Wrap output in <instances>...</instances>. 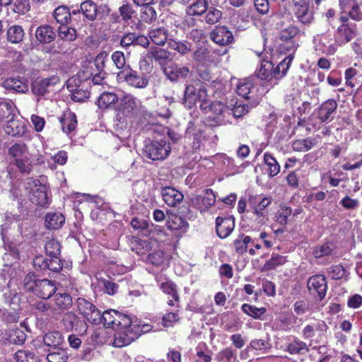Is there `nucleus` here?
I'll return each mask as SVG.
<instances>
[{"mask_svg":"<svg viewBox=\"0 0 362 362\" xmlns=\"http://www.w3.org/2000/svg\"><path fill=\"white\" fill-rule=\"evenodd\" d=\"M23 285L27 291H33L42 299L49 298L57 291L54 282L48 279L36 280L33 274H28L25 277Z\"/></svg>","mask_w":362,"mask_h":362,"instance_id":"1","label":"nucleus"},{"mask_svg":"<svg viewBox=\"0 0 362 362\" xmlns=\"http://www.w3.org/2000/svg\"><path fill=\"white\" fill-rule=\"evenodd\" d=\"M339 25L334 33L336 45L342 47L350 42L358 35V27L355 23L345 17H339Z\"/></svg>","mask_w":362,"mask_h":362,"instance_id":"2","label":"nucleus"},{"mask_svg":"<svg viewBox=\"0 0 362 362\" xmlns=\"http://www.w3.org/2000/svg\"><path fill=\"white\" fill-rule=\"evenodd\" d=\"M141 101L131 94H126L119 100L115 107L117 119L122 124H127V117H131L141 107Z\"/></svg>","mask_w":362,"mask_h":362,"instance_id":"3","label":"nucleus"},{"mask_svg":"<svg viewBox=\"0 0 362 362\" xmlns=\"http://www.w3.org/2000/svg\"><path fill=\"white\" fill-rule=\"evenodd\" d=\"M329 327L324 320H317L306 325L302 330V337L310 344H320L325 341Z\"/></svg>","mask_w":362,"mask_h":362,"instance_id":"4","label":"nucleus"},{"mask_svg":"<svg viewBox=\"0 0 362 362\" xmlns=\"http://www.w3.org/2000/svg\"><path fill=\"white\" fill-rule=\"evenodd\" d=\"M24 187L29 193L30 200L37 205L45 206L49 203L46 185H42L38 180L26 179Z\"/></svg>","mask_w":362,"mask_h":362,"instance_id":"5","label":"nucleus"},{"mask_svg":"<svg viewBox=\"0 0 362 362\" xmlns=\"http://www.w3.org/2000/svg\"><path fill=\"white\" fill-rule=\"evenodd\" d=\"M299 33V28L295 25H289L280 31L279 39L282 42L280 45L281 52H289L294 55L298 47L296 37Z\"/></svg>","mask_w":362,"mask_h":362,"instance_id":"6","label":"nucleus"},{"mask_svg":"<svg viewBox=\"0 0 362 362\" xmlns=\"http://www.w3.org/2000/svg\"><path fill=\"white\" fill-rule=\"evenodd\" d=\"M170 151V144L163 139L150 141L144 148V154L153 160L166 158Z\"/></svg>","mask_w":362,"mask_h":362,"instance_id":"7","label":"nucleus"},{"mask_svg":"<svg viewBox=\"0 0 362 362\" xmlns=\"http://www.w3.org/2000/svg\"><path fill=\"white\" fill-rule=\"evenodd\" d=\"M339 6L345 17L349 21L354 22L362 21V1L358 0H339Z\"/></svg>","mask_w":362,"mask_h":362,"instance_id":"8","label":"nucleus"},{"mask_svg":"<svg viewBox=\"0 0 362 362\" xmlns=\"http://www.w3.org/2000/svg\"><path fill=\"white\" fill-rule=\"evenodd\" d=\"M119 78H123L125 83L135 88H145L148 85V78L145 74H139L127 66L123 71L118 74Z\"/></svg>","mask_w":362,"mask_h":362,"instance_id":"9","label":"nucleus"},{"mask_svg":"<svg viewBox=\"0 0 362 362\" xmlns=\"http://www.w3.org/2000/svg\"><path fill=\"white\" fill-rule=\"evenodd\" d=\"M207 98L204 86L202 83H197L196 86L188 85L186 86L183 100L185 105L188 108H191L197 101L203 103L208 99Z\"/></svg>","mask_w":362,"mask_h":362,"instance_id":"10","label":"nucleus"},{"mask_svg":"<svg viewBox=\"0 0 362 362\" xmlns=\"http://www.w3.org/2000/svg\"><path fill=\"white\" fill-rule=\"evenodd\" d=\"M307 287L310 293L316 300L321 301L327 294L328 288L327 281L324 275L315 274L308 279Z\"/></svg>","mask_w":362,"mask_h":362,"instance_id":"11","label":"nucleus"},{"mask_svg":"<svg viewBox=\"0 0 362 362\" xmlns=\"http://www.w3.org/2000/svg\"><path fill=\"white\" fill-rule=\"evenodd\" d=\"M76 303L79 313L86 320L95 325L101 323V312L92 303L79 298Z\"/></svg>","mask_w":362,"mask_h":362,"instance_id":"12","label":"nucleus"},{"mask_svg":"<svg viewBox=\"0 0 362 362\" xmlns=\"http://www.w3.org/2000/svg\"><path fill=\"white\" fill-rule=\"evenodd\" d=\"M105 325L110 326L113 329L120 326L128 327L131 325L132 320L129 316L122 314L115 310H109L101 314V322Z\"/></svg>","mask_w":362,"mask_h":362,"instance_id":"13","label":"nucleus"},{"mask_svg":"<svg viewBox=\"0 0 362 362\" xmlns=\"http://www.w3.org/2000/svg\"><path fill=\"white\" fill-rule=\"evenodd\" d=\"M136 326L131 324L128 327L120 326L115 329V339L113 345L116 347H123L129 345L132 341L136 339L138 331L135 330Z\"/></svg>","mask_w":362,"mask_h":362,"instance_id":"14","label":"nucleus"},{"mask_svg":"<svg viewBox=\"0 0 362 362\" xmlns=\"http://www.w3.org/2000/svg\"><path fill=\"white\" fill-rule=\"evenodd\" d=\"M337 103L334 99H327L324 101L316 110L317 118L322 123L330 122L334 119V114L337 109Z\"/></svg>","mask_w":362,"mask_h":362,"instance_id":"15","label":"nucleus"},{"mask_svg":"<svg viewBox=\"0 0 362 362\" xmlns=\"http://www.w3.org/2000/svg\"><path fill=\"white\" fill-rule=\"evenodd\" d=\"M64 329L67 332L73 331L83 333L86 331V325L82 322L78 317L71 311L65 313L62 319Z\"/></svg>","mask_w":362,"mask_h":362,"instance_id":"16","label":"nucleus"},{"mask_svg":"<svg viewBox=\"0 0 362 362\" xmlns=\"http://www.w3.org/2000/svg\"><path fill=\"white\" fill-rule=\"evenodd\" d=\"M200 109L204 111V113L209 114L208 118L211 119L218 123L219 122V117L226 110V107L223 103L221 102H213L211 103L209 100L204 101L203 103L200 104Z\"/></svg>","mask_w":362,"mask_h":362,"instance_id":"17","label":"nucleus"},{"mask_svg":"<svg viewBox=\"0 0 362 362\" xmlns=\"http://www.w3.org/2000/svg\"><path fill=\"white\" fill-rule=\"evenodd\" d=\"M216 202L211 189H206L204 195H196L191 199L192 205L201 212L206 211Z\"/></svg>","mask_w":362,"mask_h":362,"instance_id":"18","label":"nucleus"},{"mask_svg":"<svg viewBox=\"0 0 362 362\" xmlns=\"http://www.w3.org/2000/svg\"><path fill=\"white\" fill-rule=\"evenodd\" d=\"M161 195L163 202L171 207L177 206L184 198V195L180 191L170 187H163L161 189Z\"/></svg>","mask_w":362,"mask_h":362,"instance_id":"19","label":"nucleus"},{"mask_svg":"<svg viewBox=\"0 0 362 362\" xmlns=\"http://www.w3.org/2000/svg\"><path fill=\"white\" fill-rule=\"evenodd\" d=\"M235 226L234 219L230 216L221 217L216 219L217 235L221 238H227L233 230Z\"/></svg>","mask_w":362,"mask_h":362,"instance_id":"20","label":"nucleus"},{"mask_svg":"<svg viewBox=\"0 0 362 362\" xmlns=\"http://www.w3.org/2000/svg\"><path fill=\"white\" fill-rule=\"evenodd\" d=\"M164 73L170 81H176L179 79L185 78L189 74V70L185 66L173 64L165 67Z\"/></svg>","mask_w":362,"mask_h":362,"instance_id":"21","label":"nucleus"},{"mask_svg":"<svg viewBox=\"0 0 362 362\" xmlns=\"http://www.w3.org/2000/svg\"><path fill=\"white\" fill-rule=\"evenodd\" d=\"M272 198L271 197H266L262 198L259 202L256 201L254 203L253 214L256 217L258 224L264 223L265 217L267 214L266 210L267 207L272 203Z\"/></svg>","mask_w":362,"mask_h":362,"instance_id":"22","label":"nucleus"},{"mask_svg":"<svg viewBox=\"0 0 362 362\" xmlns=\"http://www.w3.org/2000/svg\"><path fill=\"white\" fill-rule=\"evenodd\" d=\"M211 39L216 44L226 45L232 42L233 35L226 27H218L210 35Z\"/></svg>","mask_w":362,"mask_h":362,"instance_id":"23","label":"nucleus"},{"mask_svg":"<svg viewBox=\"0 0 362 362\" xmlns=\"http://www.w3.org/2000/svg\"><path fill=\"white\" fill-rule=\"evenodd\" d=\"M166 225L168 228L171 230H181L182 232H186L189 227V224L185 218L173 213L168 214Z\"/></svg>","mask_w":362,"mask_h":362,"instance_id":"24","label":"nucleus"},{"mask_svg":"<svg viewBox=\"0 0 362 362\" xmlns=\"http://www.w3.org/2000/svg\"><path fill=\"white\" fill-rule=\"evenodd\" d=\"M295 16L303 24L309 25L314 19V13L310 9L309 5H299L294 8Z\"/></svg>","mask_w":362,"mask_h":362,"instance_id":"25","label":"nucleus"},{"mask_svg":"<svg viewBox=\"0 0 362 362\" xmlns=\"http://www.w3.org/2000/svg\"><path fill=\"white\" fill-rule=\"evenodd\" d=\"M292 211L291 207L281 204L274 213L273 219L275 223L281 227H285L288 223V218L291 215Z\"/></svg>","mask_w":362,"mask_h":362,"instance_id":"26","label":"nucleus"},{"mask_svg":"<svg viewBox=\"0 0 362 362\" xmlns=\"http://www.w3.org/2000/svg\"><path fill=\"white\" fill-rule=\"evenodd\" d=\"M79 13L78 9L73 10L71 12L64 6L57 7L54 11V17L57 23L61 25L68 23L71 19V16Z\"/></svg>","mask_w":362,"mask_h":362,"instance_id":"27","label":"nucleus"},{"mask_svg":"<svg viewBox=\"0 0 362 362\" xmlns=\"http://www.w3.org/2000/svg\"><path fill=\"white\" fill-rule=\"evenodd\" d=\"M62 128L66 134L75 130L77 125L76 116L74 112H67L64 113L60 119Z\"/></svg>","mask_w":362,"mask_h":362,"instance_id":"28","label":"nucleus"},{"mask_svg":"<svg viewBox=\"0 0 362 362\" xmlns=\"http://www.w3.org/2000/svg\"><path fill=\"white\" fill-rule=\"evenodd\" d=\"M37 40L42 43H49L55 38V33L49 25H42L35 31Z\"/></svg>","mask_w":362,"mask_h":362,"instance_id":"29","label":"nucleus"},{"mask_svg":"<svg viewBox=\"0 0 362 362\" xmlns=\"http://www.w3.org/2000/svg\"><path fill=\"white\" fill-rule=\"evenodd\" d=\"M5 132L12 136H22L26 132V127L23 123L17 119L9 120L5 126Z\"/></svg>","mask_w":362,"mask_h":362,"instance_id":"30","label":"nucleus"},{"mask_svg":"<svg viewBox=\"0 0 362 362\" xmlns=\"http://www.w3.org/2000/svg\"><path fill=\"white\" fill-rule=\"evenodd\" d=\"M65 222V218L61 213L52 212L45 217L46 227L51 230L60 228Z\"/></svg>","mask_w":362,"mask_h":362,"instance_id":"31","label":"nucleus"},{"mask_svg":"<svg viewBox=\"0 0 362 362\" xmlns=\"http://www.w3.org/2000/svg\"><path fill=\"white\" fill-rule=\"evenodd\" d=\"M264 158L268 177L269 178H273L279 173L280 165L271 153H265Z\"/></svg>","mask_w":362,"mask_h":362,"instance_id":"32","label":"nucleus"},{"mask_svg":"<svg viewBox=\"0 0 362 362\" xmlns=\"http://www.w3.org/2000/svg\"><path fill=\"white\" fill-rule=\"evenodd\" d=\"M293 59V55L289 54L288 56L284 59L275 68L274 67L272 69L273 78L280 79L285 76Z\"/></svg>","mask_w":362,"mask_h":362,"instance_id":"33","label":"nucleus"},{"mask_svg":"<svg viewBox=\"0 0 362 362\" xmlns=\"http://www.w3.org/2000/svg\"><path fill=\"white\" fill-rule=\"evenodd\" d=\"M43 341L45 346H51L52 349L59 347L64 342V337L60 332L52 331L45 334Z\"/></svg>","mask_w":362,"mask_h":362,"instance_id":"34","label":"nucleus"},{"mask_svg":"<svg viewBox=\"0 0 362 362\" xmlns=\"http://www.w3.org/2000/svg\"><path fill=\"white\" fill-rule=\"evenodd\" d=\"M327 273L332 279L347 281L349 278V272L341 264H334L327 269Z\"/></svg>","mask_w":362,"mask_h":362,"instance_id":"35","label":"nucleus"},{"mask_svg":"<svg viewBox=\"0 0 362 362\" xmlns=\"http://www.w3.org/2000/svg\"><path fill=\"white\" fill-rule=\"evenodd\" d=\"M80 8L79 13L81 12L86 18L90 21L95 20L98 8L93 1L88 0L82 2Z\"/></svg>","mask_w":362,"mask_h":362,"instance_id":"36","label":"nucleus"},{"mask_svg":"<svg viewBox=\"0 0 362 362\" xmlns=\"http://www.w3.org/2000/svg\"><path fill=\"white\" fill-rule=\"evenodd\" d=\"M286 351L290 354H303L308 352L309 349L305 342L295 337L293 341L288 344Z\"/></svg>","mask_w":362,"mask_h":362,"instance_id":"37","label":"nucleus"},{"mask_svg":"<svg viewBox=\"0 0 362 362\" xmlns=\"http://www.w3.org/2000/svg\"><path fill=\"white\" fill-rule=\"evenodd\" d=\"M69 355L66 349L55 347L51 350L47 356V362H67Z\"/></svg>","mask_w":362,"mask_h":362,"instance_id":"38","label":"nucleus"},{"mask_svg":"<svg viewBox=\"0 0 362 362\" xmlns=\"http://www.w3.org/2000/svg\"><path fill=\"white\" fill-rule=\"evenodd\" d=\"M170 49L176 51L181 55H186L191 51L192 45L186 40H177L170 39L168 40Z\"/></svg>","mask_w":362,"mask_h":362,"instance_id":"39","label":"nucleus"},{"mask_svg":"<svg viewBox=\"0 0 362 362\" xmlns=\"http://www.w3.org/2000/svg\"><path fill=\"white\" fill-rule=\"evenodd\" d=\"M6 35L8 42L13 44H18L23 41L25 32L21 26L14 25L8 28Z\"/></svg>","mask_w":362,"mask_h":362,"instance_id":"40","label":"nucleus"},{"mask_svg":"<svg viewBox=\"0 0 362 362\" xmlns=\"http://www.w3.org/2000/svg\"><path fill=\"white\" fill-rule=\"evenodd\" d=\"M4 86L7 89H11L18 93H25L28 90L27 83L18 78L11 77L6 79Z\"/></svg>","mask_w":362,"mask_h":362,"instance_id":"41","label":"nucleus"},{"mask_svg":"<svg viewBox=\"0 0 362 362\" xmlns=\"http://www.w3.org/2000/svg\"><path fill=\"white\" fill-rule=\"evenodd\" d=\"M317 144V141L314 138H306L303 139H296L292 144L293 151L298 152L308 151Z\"/></svg>","mask_w":362,"mask_h":362,"instance_id":"42","label":"nucleus"},{"mask_svg":"<svg viewBox=\"0 0 362 362\" xmlns=\"http://www.w3.org/2000/svg\"><path fill=\"white\" fill-rule=\"evenodd\" d=\"M119 101L117 95L113 93L104 92L98 99V106L100 109H107Z\"/></svg>","mask_w":362,"mask_h":362,"instance_id":"43","label":"nucleus"},{"mask_svg":"<svg viewBox=\"0 0 362 362\" xmlns=\"http://www.w3.org/2000/svg\"><path fill=\"white\" fill-rule=\"evenodd\" d=\"M207 8L208 1L206 0H197L186 8V13L191 16H200L205 13Z\"/></svg>","mask_w":362,"mask_h":362,"instance_id":"44","label":"nucleus"},{"mask_svg":"<svg viewBox=\"0 0 362 362\" xmlns=\"http://www.w3.org/2000/svg\"><path fill=\"white\" fill-rule=\"evenodd\" d=\"M55 306L61 310H66L72 305V298L67 293H57L54 297Z\"/></svg>","mask_w":362,"mask_h":362,"instance_id":"45","label":"nucleus"},{"mask_svg":"<svg viewBox=\"0 0 362 362\" xmlns=\"http://www.w3.org/2000/svg\"><path fill=\"white\" fill-rule=\"evenodd\" d=\"M273 68L274 64L272 62L262 60L259 67L256 71V75L261 80H267L269 76L273 77Z\"/></svg>","mask_w":362,"mask_h":362,"instance_id":"46","label":"nucleus"},{"mask_svg":"<svg viewBox=\"0 0 362 362\" xmlns=\"http://www.w3.org/2000/svg\"><path fill=\"white\" fill-rule=\"evenodd\" d=\"M149 37L156 45H163L168 40V30L164 28L153 29L149 32Z\"/></svg>","mask_w":362,"mask_h":362,"instance_id":"47","label":"nucleus"},{"mask_svg":"<svg viewBox=\"0 0 362 362\" xmlns=\"http://www.w3.org/2000/svg\"><path fill=\"white\" fill-rule=\"evenodd\" d=\"M286 262V257L278 254L273 255L272 257L264 264L262 270L264 272H267L274 269L277 267L284 264Z\"/></svg>","mask_w":362,"mask_h":362,"instance_id":"48","label":"nucleus"},{"mask_svg":"<svg viewBox=\"0 0 362 362\" xmlns=\"http://www.w3.org/2000/svg\"><path fill=\"white\" fill-rule=\"evenodd\" d=\"M334 250V245L331 242H326L320 245L316 246L313 252V254L316 259L329 256L332 254Z\"/></svg>","mask_w":362,"mask_h":362,"instance_id":"49","label":"nucleus"},{"mask_svg":"<svg viewBox=\"0 0 362 362\" xmlns=\"http://www.w3.org/2000/svg\"><path fill=\"white\" fill-rule=\"evenodd\" d=\"M17 362H40V358L29 350H19L15 354Z\"/></svg>","mask_w":362,"mask_h":362,"instance_id":"50","label":"nucleus"},{"mask_svg":"<svg viewBox=\"0 0 362 362\" xmlns=\"http://www.w3.org/2000/svg\"><path fill=\"white\" fill-rule=\"evenodd\" d=\"M160 288L166 295L173 298L175 302H180V297L177 293L176 285L170 281L163 282L159 286Z\"/></svg>","mask_w":362,"mask_h":362,"instance_id":"51","label":"nucleus"},{"mask_svg":"<svg viewBox=\"0 0 362 362\" xmlns=\"http://www.w3.org/2000/svg\"><path fill=\"white\" fill-rule=\"evenodd\" d=\"M9 154L16 159L29 157L28 148L24 144H16L9 148Z\"/></svg>","mask_w":362,"mask_h":362,"instance_id":"52","label":"nucleus"},{"mask_svg":"<svg viewBox=\"0 0 362 362\" xmlns=\"http://www.w3.org/2000/svg\"><path fill=\"white\" fill-rule=\"evenodd\" d=\"M261 152H262V151H257V156L252 161L253 165H254V171H255V173L256 174V181L259 185H263V181H262L261 177L264 176L267 174L266 165L264 164V158H263V162L262 163L255 164L257 157Z\"/></svg>","mask_w":362,"mask_h":362,"instance_id":"53","label":"nucleus"},{"mask_svg":"<svg viewBox=\"0 0 362 362\" xmlns=\"http://www.w3.org/2000/svg\"><path fill=\"white\" fill-rule=\"evenodd\" d=\"M51 80L49 78L35 81L32 87V91L35 95H44L47 91L51 84Z\"/></svg>","mask_w":362,"mask_h":362,"instance_id":"54","label":"nucleus"},{"mask_svg":"<svg viewBox=\"0 0 362 362\" xmlns=\"http://www.w3.org/2000/svg\"><path fill=\"white\" fill-rule=\"evenodd\" d=\"M59 37L66 41H74L76 38V29L65 25L59 26L58 29Z\"/></svg>","mask_w":362,"mask_h":362,"instance_id":"55","label":"nucleus"},{"mask_svg":"<svg viewBox=\"0 0 362 362\" xmlns=\"http://www.w3.org/2000/svg\"><path fill=\"white\" fill-rule=\"evenodd\" d=\"M216 360L218 362H235L236 355L231 348H226L216 354Z\"/></svg>","mask_w":362,"mask_h":362,"instance_id":"56","label":"nucleus"},{"mask_svg":"<svg viewBox=\"0 0 362 362\" xmlns=\"http://www.w3.org/2000/svg\"><path fill=\"white\" fill-rule=\"evenodd\" d=\"M222 18V12L214 7L207 8L205 17L206 23L210 25L217 23Z\"/></svg>","mask_w":362,"mask_h":362,"instance_id":"57","label":"nucleus"},{"mask_svg":"<svg viewBox=\"0 0 362 362\" xmlns=\"http://www.w3.org/2000/svg\"><path fill=\"white\" fill-rule=\"evenodd\" d=\"M45 250L47 255L57 257L60 253V245L57 240L51 239L45 243Z\"/></svg>","mask_w":362,"mask_h":362,"instance_id":"58","label":"nucleus"},{"mask_svg":"<svg viewBox=\"0 0 362 362\" xmlns=\"http://www.w3.org/2000/svg\"><path fill=\"white\" fill-rule=\"evenodd\" d=\"M108 59V54L103 51L100 52L95 58L94 61L89 62L88 64L92 66L94 65L96 71H104L106 62Z\"/></svg>","mask_w":362,"mask_h":362,"instance_id":"59","label":"nucleus"},{"mask_svg":"<svg viewBox=\"0 0 362 362\" xmlns=\"http://www.w3.org/2000/svg\"><path fill=\"white\" fill-rule=\"evenodd\" d=\"M249 243V236H245L244 235H239L234 240V247L235 251L238 254H243L247 251V245Z\"/></svg>","mask_w":362,"mask_h":362,"instance_id":"60","label":"nucleus"},{"mask_svg":"<svg viewBox=\"0 0 362 362\" xmlns=\"http://www.w3.org/2000/svg\"><path fill=\"white\" fill-rule=\"evenodd\" d=\"M26 339L25 332L18 328L11 330L9 334V340L11 342L16 344H22Z\"/></svg>","mask_w":362,"mask_h":362,"instance_id":"61","label":"nucleus"},{"mask_svg":"<svg viewBox=\"0 0 362 362\" xmlns=\"http://www.w3.org/2000/svg\"><path fill=\"white\" fill-rule=\"evenodd\" d=\"M359 200L353 199L349 195L344 197L339 202V204L345 210H355L359 206Z\"/></svg>","mask_w":362,"mask_h":362,"instance_id":"62","label":"nucleus"},{"mask_svg":"<svg viewBox=\"0 0 362 362\" xmlns=\"http://www.w3.org/2000/svg\"><path fill=\"white\" fill-rule=\"evenodd\" d=\"M4 247L6 250L3 257L4 260L8 261L10 257L15 260L18 259L19 250L16 247V244L13 243H5Z\"/></svg>","mask_w":362,"mask_h":362,"instance_id":"63","label":"nucleus"},{"mask_svg":"<svg viewBox=\"0 0 362 362\" xmlns=\"http://www.w3.org/2000/svg\"><path fill=\"white\" fill-rule=\"evenodd\" d=\"M139 255H144L151 250V243L148 240H137L136 246L133 249Z\"/></svg>","mask_w":362,"mask_h":362,"instance_id":"64","label":"nucleus"}]
</instances>
